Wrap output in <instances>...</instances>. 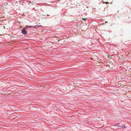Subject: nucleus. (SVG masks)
I'll return each instance as SVG.
<instances>
[{
	"mask_svg": "<svg viewBox=\"0 0 131 131\" xmlns=\"http://www.w3.org/2000/svg\"><path fill=\"white\" fill-rule=\"evenodd\" d=\"M26 28H24L22 30V32L23 34L24 35H26L27 33V31H26L25 30Z\"/></svg>",
	"mask_w": 131,
	"mask_h": 131,
	"instance_id": "1",
	"label": "nucleus"
},
{
	"mask_svg": "<svg viewBox=\"0 0 131 131\" xmlns=\"http://www.w3.org/2000/svg\"><path fill=\"white\" fill-rule=\"evenodd\" d=\"M27 27H29V28H31L32 27H34V28H35L37 26H26Z\"/></svg>",
	"mask_w": 131,
	"mask_h": 131,
	"instance_id": "2",
	"label": "nucleus"
},
{
	"mask_svg": "<svg viewBox=\"0 0 131 131\" xmlns=\"http://www.w3.org/2000/svg\"><path fill=\"white\" fill-rule=\"evenodd\" d=\"M86 19L85 18H83L82 19L84 20H86Z\"/></svg>",
	"mask_w": 131,
	"mask_h": 131,
	"instance_id": "3",
	"label": "nucleus"
},
{
	"mask_svg": "<svg viewBox=\"0 0 131 131\" xmlns=\"http://www.w3.org/2000/svg\"><path fill=\"white\" fill-rule=\"evenodd\" d=\"M108 57L110 58V56H108Z\"/></svg>",
	"mask_w": 131,
	"mask_h": 131,
	"instance_id": "4",
	"label": "nucleus"
}]
</instances>
